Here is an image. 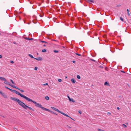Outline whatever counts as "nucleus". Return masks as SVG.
<instances>
[{
  "label": "nucleus",
  "mask_w": 131,
  "mask_h": 131,
  "mask_svg": "<svg viewBox=\"0 0 131 131\" xmlns=\"http://www.w3.org/2000/svg\"><path fill=\"white\" fill-rule=\"evenodd\" d=\"M107 114H111V113H110V112H107Z\"/></svg>",
  "instance_id": "4c0bfd02"
},
{
  "label": "nucleus",
  "mask_w": 131,
  "mask_h": 131,
  "mask_svg": "<svg viewBox=\"0 0 131 131\" xmlns=\"http://www.w3.org/2000/svg\"><path fill=\"white\" fill-rule=\"evenodd\" d=\"M50 112L51 113H52L53 114H56L55 113H54L52 111H51V112Z\"/></svg>",
  "instance_id": "c756f323"
},
{
  "label": "nucleus",
  "mask_w": 131,
  "mask_h": 131,
  "mask_svg": "<svg viewBox=\"0 0 131 131\" xmlns=\"http://www.w3.org/2000/svg\"><path fill=\"white\" fill-rule=\"evenodd\" d=\"M10 81L12 82V83L13 84H14V83L13 81V80H10Z\"/></svg>",
  "instance_id": "cd10ccee"
},
{
  "label": "nucleus",
  "mask_w": 131,
  "mask_h": 131,
  "mask_svg": "<svg viewBox=\"0 0 131 131\" xmlns=\"http://www.w3.org/2000/svg\"><path fill=\"white\" fill-rule=\"evenodd\" d=\"M37 67H35L34 68V69L35 70H37Z\"/></svg>",
  "instance_id": "473e14b6"
},
{
  "label": "nucleus",
  "mask_w": 131,
  "mask_h": 131,
  "mask_svg": "<svg viewBox=\"0 0 131 131\" xmlns=\"http://www.w3.org/2000/svg\"><path fill=\"white\" fill-rule=\"evenodd\" d=\"M75 54L79 56H81V55L80 54H79L78 53H76Z\"/></svg>",
  "instance_id": "393cba45"
},
{
  "label": "nucleus",
  "mask_w": 131,
  "mask_h": 131,
  "mask_svg": "<svg viewBox=\"0 0 131 131\" xmlns=\"http://www.w3.org/2000/svg\"><path fill=\"white\" fill-rule=\"evenodd\" d=\"M10 62L11 63H14V62L13 61H11Z\"/></svg>",
  "instance_id": "f704fd0d"
},
{
  "label": "nucleus",
  "mask_w": 131,
  "mask_h": 131,
  "mask_svg": "<svg viewBox=\"0 0 131 131\" xmlns=\"http://www.w3.org/2000/svg\"><path fill=\"white\" fill-rule=\"evenodd\" d=\"M58 81L59 82H61L62 81V80L61 79H58Z\"/></svg>",
  "instance_id": "a878e982"
},
{
  "label": "nucleus",
  "mask_w": 131,
  "mask_h": 131,
  "mask_svg": "<svg viewBox=\"0 0 131 131\" xmlns=\"http://www.w3.org/2000/svg\"><path fill=\"white\" fill-rule=\"evenodd\" d=\"M14 44H15V43L14 42Z\"/></svg>",
  "instance_id": "8fccbe9b"
},
{
  "label": "nucleus",
  "mask_w": 131,
  "mask_h": 131,
  "mask_svg": "<svg viewBox=\"0 0 131 131\" xmlns=\"http://www.w3.org/2000/svg\"><path fill=\"white\" fill-rule=\"evenodd\" d=\"M42 109L43 110H45V111H48V112H51V111H50L49 109H47V108H45V107H42Z\"/></svg>",
  "instance_id": "423d86ee"
},
{
  "label": "nucleus",
  "mask_w": 131,
  "mask_h": 131,
  "mask_svg": "<svg viewBox=\"0 0 131 131\" xmlns=\"http://www.w3.org/2000/svg\"><path fill=\"white\" fill-rule=\"evenodd\" d=\"M90 60H91L92 61H94V62H95L96 61L95 60H94V59H91Z\"/></svg>",
  "instance_id": "c85d7f7f"
},
{
  "label": "nucleus",
  "mask_w": 131,
  "mask_h": 131,
  "mask_svg": "<svg viewBox=\"0 0 131 131\" xmlns=\"http://www.w3.org/2000/svg\"><path fill=\"white\" fill-rule=\"evenodd\" d=\"M53 51L55 53H58V51L55 50H54Z\"/></svg>",
  "instance_id": "5701e85b"
},
{
  "label": "nucleus",
  "mask_w": 131,
  "mask_h": 131,
  "mask_svg": "<svg viewBox=\"0 0 131 131\" xmlns=\"http://www.w3.org/2000/svg\"><path fill=\"white\" fill-rule=\"evenodd\" d=\"M66 78H67V77L66 76Z\"/></svg>",
  "instance_id": "de8ad7c7"
},
{
  "label": "nucleus",
  "mask_w": 131,
  "mask_h": 131,
  "mask_svg": "<svg viewBox=\"0 0 131 131\" xmlns=\"http://www.w3.org/2000/svg\"><path fill=\"white\" fill-rule=\"evenodd\" d=\"M12 92L14 93H15L19 95L21 97L24 98L25 100H27L28 98V97L20 93L19 92L15 90H13V91H12Z\"/></svg>",
  "instance_id": "7ed1b4c3"
},
{
  "label": "nucleus",
  "mask_w": 131,
  "mask_h": 131,
  "mask_svg": "<svg viewBox=\"0 0 131 131\" xmlns=\"http://www.w3.org/2000/svg\"><path fill=\"white\" fill-rule=\"evenodd\" d=\"M28 55L31 58H34H34L33 57V56L31 54H28Z\"/></svg>",
  "instance_id": "dca6fc26"
},
{
  "label": "nucleus",
  "mask_w": 131,
  "mask_h": 131,
  "mask_svg": "<svg viewBox=\"0 0 131 131\" xmlns=\"http://www.w3.org/2000/svg\"><path fill=\"white\" fill-rule=\"evenodd\" d=\"M125 124L127 125H128V123L127 122Z\"/></svg>",
  "instance_id": "ea45409f"
},
{
  "label": "nucleus",
  "mask_w": 131,
  "mask_h": 131,
  "mask_svg": "<svg viewBox=\"0 0 131 131\" xmlns=\"http://www.w3.org/2000/svg\"><path fill=\"white\" fill-rule=\"evenodd\" d=\"M77 78L78 79H80V77L79 75H78L77 76Z\"/></svg>",
  "instance_id": "412c9836"
},
{
  "label": "nucleus",
  "mask_w": 131,
  "mask_h": 131,
  "mask_svg": "<svg viewBox=\"0 0 131 131\" xmlns=\"http://www.w3.org/2000/svg\"><path fill=\"white\" fill-rule=\"evenodd\" d=\"M0 94L3 97L5 98H7V97L6 95L4 93L0 91Z\"/></svg>",
  "instance_id": "39448f33"
},
{
  "label": "nucleus",
  "mask_w": 131,
  "mask_h": 131,
  "mask_svg": "<svg viewBox=\"0 0 131 131\" xmlns=\"http://www.w3.org/2000/svg\"><path fill=\"white\" fill-rule=\"evenodd\" d=\"M87 1L88 3H90V2L93 3H94V1L92 0H87V1Z\"/></svg>",
  "instance_id": "9b49d317"
},
{
  "label": "nucleus",
  "mask_w": 131,
  "mask_h": 131,
  "mask_svg": "<svg viewBox=\"0 0 131 131\" xmlns=\"http://www.w3.org/2000/svg\"><path fill=\"white\" fill-rule=\"evenodd\" d=\"M10 86H11L13 87V88H16V89H17L18 88H17L16 86L15 85H10Z\"/></svg>",
  "instance_id": "a211bd4d"
},
{
  "label": "nucleus",
  "mask_w": 131,
  "mask_h": 131,
  "mask_svg": "<svg viewBox=\"0 0 131 131\" xmlns=\"http://www.w3.org/2000/svg\"><path fill=\"white\" fill-rule=\"evenodd\" d=\"M69 101L70 102L71 101L73 102H75V101H74V100L73 99H70V100H69Z\"/></svg>",
  "instance_id": "2eb2a0df"
},
{
  "label": "nucleus",
  "mask_w": 131,
  "mask_h": 131,
  "mask_svg": "<svg viewBox=\"0 0 131 131\" xmlns=\"http://www.w3.org/2000/svg\"><path fill=\"white\" fill-rule=\"evenodd\" d=\"M4 83H5V84L8 85H9L10 86L11 85V84L9 82H8L6 81H5L4 82Z\"/></svg>",
  "instance_id": "9d476101"
},
{
  "label": "nucleus",
  "mask_w": 131,
  "mask_h": 131,
  "mask_svg": "<svg viewBox=\"0 0 131 131\" xmlns=\"http://www.w3.org/2000/svg\"><path fill=\"white\" fill-rule=\"evenodd\" d=\"M45 99L47 100H48L49 98L48 96H46L45 97Z\"/></svg>",
  "instance_id": "f3484780"
},
{
  "label": "nucleus",
  "mask_w": 131,
  "mask_h": 131,
  "mask_svg": "<svg viewBox=\"0 0 131 131\" xmlns=\"http://www.w3.org/2000/svg\"><path fill=\"white\" fill-rule=\"evenodd\" d=\"M68 96V98L69 99V100L70 99H71L70 98V97H69V96Z\"/></svg>",
  "instance_id": "c9c22d12"
},
{
  "label": "nucleus",
  "mask_w": 131,
  "mask_h": 131,
  "mask_svg": "<svg viewBox=\"0 0 131 131\" xmlns=\"http://www.w3.org/2000/svg\"><path fill=\"white\" fill-rule=\"evenodd\" d=\"M117 108L118 110H119V107H117Z\"/></svg>",
  "instance_id": "a19ab883"
},
{
  "label": "nucleus",
  "mask_w": 131,
  "mask_h": 131,
  "mask_svg": "<svg viewBox=\"0 0 131 131\" xmlns=\"http://www.w3.org/2000/svg\"><path fill=\"white\" fill-rule=\"evenodd\" d=\"M24 38L27 40H32L33 39V38H29L26 37L25 38Z\"/></svg>",
  "instance_id": "1a4fd4ad"
},
{
  "label": "nucleus",
  "mask_w": 131,
  "mask_h": 131,
  "mask_svg": "<svg viewBox=\"0 0 131 131\" xmlns=\"http://www.w3.org/2000/svg\"><path fill=\"white\" fill-rule=\"evenodd\" d=\"M51 107L54 110L58 112H59L60 113L62 114L63 115H64L65 116H66L67 117H69V116L68 115L65 114L64 113H63L61 112V111H59L58 109L56 108H55L54 107Z\"/></svg>",
  "instance_id": "20e7f679"
},
{
  "label": "nucleus",
  "mask_w": 131,
  "mask_h": 131,
  "mask_svg": "<svg viewBox=\"0 0 131 131\" xmlns=\"http://www.w3.org/2000/svg\"><path fill=\"white\" fill-rule=\"evenodd\" d=\"M122 126L124 128H125L127 127V126L124 124H123L122 125Z\"/></svg>",
  "instance_id": "4468645a"
},
{
  "label": "nucleus",
  "mask_w": 131,
  "mask_h": 131,
  "mask_svg": "<svg viewBox=\"0 0 131 131\" xmlns=\"http://www.w3.org/2000/svg\"><path fill=\"white\" fill-rule=\"evenodd\" d=\"M10 99L11 100L17 102L18 104L20 105L21 106L25 109L27 110V108H28L33 111H34V109H32V108L26 105L24 103L22 102L18 99L13 97H11Z\"/></svg>",
  "instance_id": "f257e3e1"
},
{
  "label": "nucleus",
  "mask_w": 131,
  "mask_h": 131,
  "mask_svg": "<svg viewBox=\"0 0 131 131\" xmlns=\"http://www.w3.org/2000/svg\"><path fill=\"white\" fill-rule=\"evenodd\" d=\"M71 81L73 83H74L76 82V81L73 78L71 80Z\"/></svg>",
  "instance_id": "f8f14e48"
},
{
  "label": "nucleus",
  "mask_w": 131,
  "mask_h": 131,
  "mask_svg": "<svg viewBox=\"0 0 131 131\" xmlns=\"http://www.w3.org/2000/svg\"><path fill=\"white\" fill-rule=\"evenodd\" d=\"M42 42H43V43H47V42H45V41H41Z\"/></svg>",
  "instance_id": "2f4dec72"
},
{
  "label": "nucleus",
  "mask_w": 131,
  "mask_h": 131,
  "mask_svg": "<svg viewBox=\"0 0 131 131\" xmlns=\"http://www.w3.org/2000/svg\"><path fill=\"white\" fill-rule=\"evenodd\" d=\"M105 85H109V84L107 82H105L104 83Z\"/></svg>",
  "instance_id": "b1692460"
},
{
  "label": "nucleus",
  "mask_w": 131,
  "mask_h": 131,
  "mask_svg": "<svg viewBox=\"0 0 131 131\" xmlns=\"http://www.w3.org/2000/svg\"><path fill=\"white\" fill-rule=\"evenodd\" d=\"M2 58V56L1 55H0V58Z\"/></svg>",
  "instance_id": "79ce46f5"
},
{
  "label": "nucleus",
  "mask_w": 131,
  "mask_h": 131,
  "mask_svg": "<svg viewBox=\"0 0 131 131\" xmlns=\"http://www.w3.org/2000/svg\"><path fill=\"white\" fill-rule=\"evenodd\" d=\"M5 88L6 89H8V90H10V91H11L12 92V91H13V90H12V89H11L9 88H8V87H7V86H5Z\"/></svg>",
  "instance_id": "ddd939ff"
},
{
  "label": "nucleus",
  "mask_w": 131,
  "mask_h": 131,
  "mask_svg": "<svg viewBox=\"0 0 131 131\" xmlns=\"http://www.w3.org/2000/svg\"><path fill=\"white\" fill-rule=\"evenodd\" d=\"M78 112H79V113L80 114H81V113H81V112L80 111H78Z\"/></svg>",
  "instance_id": "72a5a7b5"
},
{
  "label": "nucleus",
  "mask_w": 131,
  "mask_h": 131,
  "mask_svg": "<svg viewBox=\"0 0 131 131\" xmlns=\"http://www.w3.org/2000/svg\"><path fill=\"white\" fill-rule=\"evenodd\" d=\"M42 51L43 52H46V50L45 49H43L42 50Z\"/></svg>",
  "instance_id": "4be33fe9"
},
{
  "label": "nucleus",
  "mask_w": 131,
  "mask_h": 131,
  "mask_svg": "<svg viewBox=\"0 0 131 131\" xmlns=\"http://www.w3.org/2000/svg\"><path fill=\"white\" fill-rule=\"evenodd\" d=\"M122 72H124H124H124V71H122Z\"/></svg>",
  "instance_id": "49530a36"
},
{
  "label": "nucleus",
  "mask_w": 131,
  "mask_h": 131,
  "mask_svg": "<svg viewBox=\"0 0 131 131\" xmlns=\"http://www.w3.org/2000/svg\"><path fill=\"white\" fill-rule=\"evenodd\" d=\"M43 85L44 86H45L46 85H48V84L47 83H45V84H44Z\"/></svg>",
  "instance_id": "7c9ffc66"
},
{
  "label": "nucleus",
  "mask_w": 131,
  "mask_h": 131,
  "mask_svg": "<svg viewBox=\"0 0 131 131\" xmlns=\"http://www.w3.org/2000/svg\"><path fill=\"white\" fill-rule=\"evenodd\" d=\"M17 89L19 90L21 92H24V91L23 90H20L19 88H17Z\"/></svg>",
  "instance_id": "aec40b11"
},
{
  "label": "nucleus",
  "mask_w": 131,
  "mask_h": 131,
  "mask_svg": "<svg viewBox=\"0 0 131 131\" xmlns=\"http://www.w3.org/2000/svg\"><path fill=\"white\" fill-rule=\"evenodd\" d=\"M37 55H38V53H37Z\"/></svg>",
  "instance_id": "09e8293b"
},
{
  "label": "nucleus",
  "mask_w": 131,
  "mask_h": 131,
  "mask_svg": "<svg viewBox=\"0 0 131 131\" xmlns=\"http://www.w3.org/2000/svg\"><path fill=\"white\" fill-rule=\"evenodd\" d=\"M27 101H28L32 102L34 103L35 104V106L36 107H40L42 109V107H43L42 106V105L41 104L38 103H37L36 102L33 101L32 100L30 99L29 98L28 99V100H27Z\"/></svg>",
  "instance_id": "f03ea898"
},
{
  "label": "nucleus",
  "mask_w": 131,
  "mask_h": 131,
  "mask_svg": "<svg viewBox=\"0 0 131 131\" xmlns=\"http://www.w3.org/2000/svg\"><path fill=\"white\" fill-rule=\"evenodd\" d=\"M0 79L2 81H6V80L5 78L2 77H0Z\"/></svg>",
  "instance_id": "0eeeda50"
},
{
  "label": "nucleus",
  "mask_w": 131,
  "mask_h": 131,
  "mask_svg": "<svg viewBox=\"0 0 131 131\" xmlns=\"http://www.w3.org/2000/svg\"><path fill=\"white\" fill-rule=\"evenodd\" d=\"M34 59L38 61L42 60V58L40 57H38V58H34Z\"/></svg>",
  "instance_id": "6e6552de"
},
{
  "label": "nucleus",
  "mask_w": 131,
  "mask_h": 131,
  "mask_svg": "<svg viewBox=\"0 0 131 131\" xmlns=\"http://www.w3.org/2000/svg\"><path fill=\"white\" fill-rule=\"evenodd\" d=\"M120 19H121V20L122 21H123V18L121 17H120Z\"/></svg>",
  "instance_id": "bb28decb"
},
{
  "label": "nucleus",
  "mask_w": 131,
  "mask_h": 131,
  "mask_svg": "<svg viewBox=\"0 0 131 131\" xmlns=\"http://www.w3.org/2000/svg\"><path fill=\"white\" fill-rule=\"evenodd\" d=\"M127 14L128 16H130V14L129 12V10L128 9H127Z\"/></svg>",
  "instance_id": "6ab92c4d"
},
{
  "label": "nucleus",
  "mask_w": 131,
  "mask_h": 131,
  "mask_svg": "<svg viewBox=\"0 0 131 131\" xmlns=\"http://www.w3.org/2000/svg\"><path fill=\"white\" fill-rule=\"evenodd\" d=\"M67 126L69 128H71V127H70V126H68V125H67Z\"/></svg>",
  "instance_id": "e433bc0d"
},
{
  "label": "nucleus",
  "mask_w": 131,
  "mask_h": 131,
  "mask_svg": "<svg viewBox=\"0 0 131 131\" xmlns=\"http://www.w3.org/2000/svg\"><path fill=\"white\" fill-rule=\"evenodd\" d=\"M118 97L119 98L121 97V96H119Z\"/></svg>",
  "instance_id": "a18cd8bd"
},
{
  "label": "nucleus",
  "mask_w": 131,
  "mask_h": 131,
  "mask_svg": "<svg viewBox=\"0 0 131 131\" xmlns=\"http://www.w3.org/2000/svg\"><path fill=\"white\" fill-rule=\"evenodd\" d=\"M69 116V117L70 118L72 119L74 121V120L72 118L70 117Z\"/></svg>",
  "instance_id": "58836bf2"
},
{
  "label": "nucleus",
  "mask_w": 131,
  "mask_h": 131,
  "mask_svg": "<svg viewBox=\"0 0 131 131\" xmlns=\"http://www.w3.org/2000/svg\"><path fill=\"white\" fill-rule=\"evenodd\" d=\"M43 46H46V45H43Z\"/></svg>",
  "instance_id": "c03bdc74"
},
{
  "label": "nucleus",
  "mask_w": 131,
  "mask_h": 131,
  "mask_svg": "<svg viewBox=\"0 0 131 131\" xmlns=\"http://www.w3.org/2000/svg\"><path fill=\"white\" fill-rule=\"evenodd\" d=\"M75 61H72V62L73 63H74L75 62Z\"/></svg>",
  "instance_id": "37998d69"
}]
</instances>
